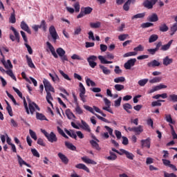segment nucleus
<instances>
[{"mask_svg":"<svg viewBox=\"0 0 177 177\" xmlns=\"http://www.w3.org/2000/svg\"><path fill=\"white\" fill-rule=\"evenodd\" d=\"M43 84L45 88V91L46 92V101L48 104H50L51 107H53V104L52 103V101H50L53 100V97H52V94L50 93V92H53V93H55V88L52 86V84L48 80L44 79Z\"/></svg>","mask_w":177,"mask_h":177,"instance_id":"1","label":"nucleus"},{"mask_svg":"<svg viewBox=\"0 0 177 177\" xmlns=\"http://www.w3.org/2000/svg\"><path fill=\"white\" fill-rule=\"evenodd\" d=\"M41 131L50 143H56L57 142V136H56V134L53 131L49 133L46 130L41 129Z\"/></svg>","mask_w":177,"mask_h":177,"instance_id":"2","label":"nucleus"},{"mask_svg":"<svg viewBox=\"0 0 177 177\" xmlns=\"http://www.w3.org/2000/svg\"><path fill=\"white\" fill-rule=\"evenodd\" d=\"M92 10H93V8L89 6L82 7L80 14L77 16V19H82V17H84V16H86V15H91L92 13Z\"/></svg>","mask_w":177,"mask_h":177,"instance_id":"3","label":"nucleus"},{"mask_svg":"<svg viewBox=\"0 0 177 177\" xmlns=\"http://www.w3.org/2000/svg\"><path fill=\"white\" fill-rule=\"evenodd\" d=\"M124 129L127 132L129 131V132H135L136 135H140L142 132H143V126L139 125L138 127H128L127 129V127H124Z\"/></svg>","mask_w":177,"mask_h":177,"instance_id":"4","label":"nucleus"},{"mask_svg":"<svg viewBox=\"0 0 177 177\" xmlns=\"http://www.w3.org/2000/svg\"><path fill=\"white\" fill-rule=\"evenodd\" d=\"M28 103L29 113H30L32 115L35 112V109L36 110H38V111L41 110V109H39V106H38V105L35 102H32L30 98H28Z\"/></svg>","mask_w":177,"mask_h":177,"instance_id":"5","label":"nucleus"},{"mask_svg":"<svg viewBox=\"0 0 177 177\" xmlns=\"http://www.w3.org/2000/svg\"><path fill=\"white\" fill-rule=\"evenodd\" d=\"M49 33L51 37L53 38V42L56 43V41L59 39V35L56 31V28L54 26H50L49 28Z\"/></svg>","mask_w":177,"mask_h":177,"instance_id":"6","label":"nucleus"},{"mask_svg":"<svg viewBox=\"0 0 177 177\" xmlns=\"http://www.w3.org/2000/svg\"><path fill=\"white\" fill-rule=\"evenodd\" d=\"M96 60H97V57L95 55H91L87 58V62L91 68H95L97 66V63L95 62Z\"/></svg>","mask_w":177,"mask_h":177,"instance_id":"7","label":"nucleus"},{"mask_svg":"<svg viewBox=\"0 0 177 177\" xmlns=\"http://www.w3.org/2000/svg\"><path fill=\"white\" fill-rule=\"evenodd\" d=\"M157 2H158V0H146L143 2L142 6L147 9H153V6Z\"/></svg>","mask_w":177,"mask_h":177,"instance_id":"8","label":"nucleus"},{"mask_svg":"<svg viewBox=\"0 0 177 177\" xmlns=\"http://www.w3.org/2000/svg\"><path fill=\"white\" fill-rule=\"evenodd\" d=\"M167 88V85L160 84L158 86H153L150 90L147 91V93H154V92H157V91H161V89H165Z\"/></svg>","mask_w":177,"mask_h":177,"instance_id":"9","label":"nucleus"},{"mask_svg":"<svg viewBox=\"0 0 177 177\" xmlns=\"http://www.w3.org/2000/svg\"><path fill=\"white\" fill-rule=\"evenodd\" d=\"M135 63H136V58H131L124 64V67L126 70H131V68L135 66Z\"/></svg>","mask_w":177,"mask_h":177,"instance_id":"10","label":"nucleus"},{"mask_svg":"<svg viewBox=\"0 0 177 177\" xmlns=\"http://www.w3.org/2000/svg\"><path fill=\"white\" fill-rule=\"evenodd\" d=\"M151 140L150 138H147L145 140H141V147L143 149V147H146L147 149H150V146L151 145Z\"/></svg>","mask_w":177,"mask_h":177,"instance_id":"11","label":"nucleus"},{"mask_svg":"<svg viewBox=\"0 0 177 177\" xmlns=\"http://www.w3.org/2000/svg\"><path fill=\"white\" fill-rule=\"evenodd\" d=\"M46 45H47L48 49L50 50L53 56L55 59H57V57H59V55H57V54L56 53V50H55V47H53V46L51 45L50 42H49V41L46 42Z\"/></svg>","mask_w":177,"mask_h":177,"instance_id":"12","label":"nucleus"},{"mask_svg":"<svg viewBox=\"0 0 177 177\" xmlns=\"http://www.w3.org/2000/svg\"><path fill=\"white\" fill-rule=\"evenodd\" d=\"M136 2V0H127L126 3L123 6V10L126 12H128L129 10V8L131 6V3H135Z\"/></svg>","mask_w":177,"mask_h":177,"instance_id":"13","label":"nucleus"},{"mask_svg":"<svg viewBox=\"0 0 177 177\" xmlns=\"http://www.w3.org/2000/svg\"><path fill=\"white\" fill-rule=\"evenodd\" d=\"M172 63H174V59L169 58L168 56H166L162 59L163 66H169V64H172Z\"/></svg>","mask_w":177,"mask_h":177,"instance_id":"14","label":"nucleus"},{"mask_svg":"<svg viewBox=\"0 0 177 177\" xmlns=\"http://www.w3.org/2000/svg\"><path fill=\"white\" fill-rule=\"evenodd\" d=\"M17 157L18 158V162H19L20 167H23V165H26L28 168H31V165H30V164H28L26 161H24V160H23V158H21V156H20L19 155H17Z\"/></svg>","mask_w":177,"mask_h":177,"instance_id":"15","label":"nucleus"},{"mask_svg":"<svg viewBox=\"0 0 177 177\" xmlns=\"http://www.w3.org/2000/svg\"><path fill=\"white\" fill-rule=\"evenodd\" d=\"M20 26L21 28L24 30V31H26L28 32V34H31V30H30V27H28V25H27L24 21L21 22Z\"/></svg>","mask_w":177,"mask_h":177,"instance_id":"16","label":"nucleus"},{"mask_svg":"<svg viewBox=\"0 0 177 177\" xmlns=\"http://www.w3.org/2000/svg\"><path fill=\"white\" fill-rule=\"evenodd\" d=\"M58 157L59 158H60L61 161L65 164L66 165H67V164H68V158H67V156H66V155L63 154L62 153H58Z\"/></svg>","mask_w":177,"mask_h":177,"instance_id":"17","label":"nucleus"},{"mask_svg":"<svg viewBox=\"0 0 177 177\" xmlns=\"http://www.w3.org/2000/svg\"><path fill=\"white\" fill-rule=\"evenodd\" d=\"M161 64L160 63V62L157 61L156 59H153L149 62L147 63V66L149 67H152L154 68V67H159V66H160Z\"/></svg>","mask_w":177,"mask_h":177,"instance_id":"18","label":"nucleus"},{"mask_svg":"<svg viewBox=\"0 0 177 177\" xmlns=\"http://www.w3.org/2000/svg\"><path fill=\"white\" fill-rule=\"evenodd\" d=\"M148 21H151L152 23H155L156 21H158V15L156 13H153L151 15H149L147 17Z\"/></svg>","mask_w":177,"mask_h":177,"instance_id":"19","label":"nucleus"},{"mask_svg":"<svg viewBox=\"0 0 177 177\" xmlns=\"http://www.w3.org/2000/svg\"><path fill=\"white\" fill-rule=\"evenodd\" d=\"M172 42H174V40H170L167 44L162 45L160 48V50H162L163 52H165L171 48V45H172Z\"/></svg>","mask_w":177,"mask_h":177,"instance_id":"20","label":"nucleus"},{"mask_svg":"<svg viewBox=\"0 0 177 177\" xmlns=\"http://www.w3.org/2000/svg\"><path fill=\"white\" fill-rule=\"evenodd\" d=\"M10 30H11V31L14 32V35L15 37V39H17V42H20V34L19 33V32H17L16 28H15V27L13 26H11Z\"/></svg>","mask_w":177,"mask_h":177,"instance_id":"21","label":"nucleus"},{"mask_svg":"<svg viewBox=\"0 0 177 177\" xmlns=\"http://www.w3.org/2000/svg\"><path fill=\"white\" fill-rule=\"evenodd\" d=\"M82 160L86 164H92L93 165H96L97 162L91 159H89L86 156H84L82 158Z\"/></svg>","mask_w":177,"mask_h":177,"instance_id":"22","label":"nucleus"},{"mask_svg":"<svg viewBox=\"0 0 177 177\" xmlns=\"http://www.w3.org/2000/svg\"><path fill=\"white\" fill-rule=\"evenodd\" d=\"M64 131L66 133L68 134V136H70V138H73V139L77 140V134H75V132H74V131H68L67 129H65Z\"/></svg>","mask_w":177,"mask_h":177,"instance_id":"23","label":"nucleus"},{"mask_svg":"<svg viewBox=\"0 0 177 177\" xmlns=\"http://www.w3.org/2000/svg\"><path fill=\"white\" fill-rule=\"evenodd\" d=\"M65 114L68 120H73V118H75V115L71 112L70 109L66 110Z\"/></svg>","mask_w":177,"mask_h":177,"instance_id":"24","label":"nucleus"},{"mask_svg":"<svg viewBox=\"0 0 177 177\" xmlns=\"http://www.w3.org/2000/svg\"><path fill=\"white\" fill-rule=\"evenodd\" d=\"M75 168H77L78 169H83L84 171H86V172H89V168H88L86 165L82 163H79L76 165Z\"/></svg>","mask_w":177,"mask_h":177,"instance_id":"25","label":"nucleus"},{"mask_svg":"<svg viewBox=\"0 0 177 177\" xmlns=\"http://www.w3.org/2000/svg\"><path fill=\"white\" fill-rule=\"evenodd\" d=\"M90 144L93 149H95V150H97L98 151H100V150L102 149L99 146V144L93 140H90Z\"/></svg>","mask_w":177,"mask_h":177,"instance_id":"26","label":"nucleus"},{"mask_svg":"<svg viewBox=\"0 0 177 177\" xmlns=\"http://www.w3.org/2000/svg\"><path fill=\"white\" fill-rule=\"evenodd\" d=\"M109 154L110 156L106 157V160L109 161H115L117 160V155L114 152L110 151Z\"/></svg>","mask_w":177,"mask_h":177,"instance_id":"27","label":"nucleus"},{"mask_svg":"<svg viewBox=\"0 0 177 177\" xmlns=\"http://www.w3.org/2000/svg\"><path fill=\"white\" fill-rule=\"evenodd\" d=\"M65 146L69 150H72V151H75L77 150V147L73 145L71 142H68L67 141L65 142Z\"/></svg>","mask_w":177,"mask_h":177,"instance_id":"28","label":"nucleus"},{"mask_svg":"<svg viewBox=\"0 0 177 177\" xmlns=\"http://www.w3.org/2000/svg\"><path fill=\"white\" fill-rule=\"evenodd\" d=\"M100 68L102 70V73L105 74V75H109V74H111V71L110 69L107 68V67L103 66V65H99Z\"/></svg>","mask_w":177,"mask_h":177,"instance_id":"29","label":"nucleus"},{"mask_svg":"<svg viewBox=\"0 0 177 177\" xmlns=\"http://www.w3.org/2000/svg\"><path fill=\"white\" fill-rule=\"evenodd\" d=\"M81 122L82 129L86 132H91V127H89V125L86 124V122L82 120Z\"/></svg>","mask_w":177,"mask_h":177,"instance_id":"30","label":"nucleus"},{"mask_svg":"<svg viewBox=\"0 0 177 177\" xmlns=\"http://www.w3.org/2000/svg\"><path fill=\"white\" fill-rule=\"evenodd\" d=\"M98 59H99V60H100V62L102 63V64H113V62L106 60V59L104 58V57H103V55H99Z\"/></svg>","mask_w":177,"mask_h":177,"instance_id":"31","label":"nucleus"},{"mask_svg":"<svg viewBox=\"0 0 177 177\" xmlns=\"http://www.w3.org/2000/svg\"><path fill=\"white\" fill-rule=\"evenodd\" d=\"M123 109L125 110V111H127V113L131 114V112L129 110H132V105L129 103H126L123 104Z\"/></svg>","mask_w":177,"mask_h":177,"instance_id":"32","label":"nucleus"},{"mask_svg":"<svg viewBox=\"0 0 177 177\" xmlns=\"http://www.w3.org/2000/svg\"><path fill=\"white\" fill-rule=\"evenodd\" d=\"M26 57L28 66L30 68H35V65H34V63L32 62V59H31V57H28V55H26Z\"/></svg>","mask_w":177,"mask_h":177,"instance_id":"33","label":"nucleus"},{"mask_svg":"<svg viewBox=\"0 0 177 177\" xmlns=\"http://www.w3.org/2000/svg\"><path fill=\"white\" fill-rule=\"evenodd\" d=\"M48 75H49V77H50V78L53 82H60V78H59V76H57L56 75V73H54V75L52 73H49Z\"/></svg>","mask_w":177,"mask_h":177,"instance_id":"34","label":"nucleus"},{"mask_svg":"<svg viewBox=\"0 0 177 177\" xmlns=\"http://www.w3.org/2000/svg\"><path fill=\"white\" fill-rule=\"evenodd\" d=\"M36 118L37 120H40V121H48V119H46V117L44 114L38 112L36 113Z\"/></svg>","mask_w":177,"mask_h":177,"instance_id":"35","label":"nucleus"},{"mask_svg":"<svg viewBox=\"0 0 177 177\" xmlns=\"http://www.w3.org/2000/svg\"><path fill=\"white\" fill-rule=\"evenodd\" d=\"M168 30H169V28H168V26H167L165 24H162L159 26V30L161 32H167Z\"/></svg>","mask_w":177,"mask_h":177,"instance_id":"36","label":"nucleus"},{"mask_svg":"<svg viewBox=\"0 0 177 177\" xmlns=\"http://www.w3.org/2000/svg\"><path fill=\"white\" fill-rule=\"evenodd\" d=\"M101 26H102V22L100 21H97L95 23H93V22L90 23L91 28H100Z\"/></svg>","mask_w":177,"mask_h":177,"instance_id":"37","label":"nucleus"},{"mask_svg":"<svg viewBox=\"0 0 177 177\" xmlns=\"http://www.w3.org/2000/svg\"><path fill=\"white\" fill-rule=\"evenodd\" d=\"M162 78L161 77H155L151 80H149V84H157L158 82H161Z\"/></svg>","mask_w":177,"mask_h":177,"instance_id":"38","label":"nucleus"},{"mask_svg":"<svg viewBox=\"0 0 177 177\" xmlns=\"http://www.w3.org/2000/svg\"><path fill=\"white\" fill-rule=\"evenodd\" d=\"M158 39V35H151L149 38V44H153V42H156Z\"/></svg>","mask_w":177,"mask_h":177,"instance_id":"39","label":"nucleus"},{"mask_svg":"<svg viewBox=\"0 0 177 177\" xmlns=\"http://www.w3.org/2000/svg\"><path fill=\"white\" fill-rule=\"evenodd\" d=\"M177 31V23H174L170 28V35L172 36Z\"/></svg>","mask_w":177,"mask_h":177,"instance_id":"40","label":"nucleus"},{"mask_svg":"<svg viewBox=\"0 0 177 177\" xmlns=\"http://www.w3.org/2000/svg\"><path fill=\"white\" fill-rule=\"evenodd\" d=\"M168 100L169 102H173L174 103L177 102V95L176 94H171L169 95Z\"/></svg>","mask_w":177,"mask_h":177,"instance_id":"41","label":"nucleus"},{"mask_svg":"<svg viewBox=\"0 0 177 177\" xmlns=\"http://www.w3.org/2000/svg\"><path fill=\"white\" fill-rule=\"evenodd\" d=\"M133 50L136 53H138V52H143V50H145V46H143L142 45L140 44L137 47L134 48Z\"/></svg>","mask_w":177,"mask_h":177,"instance_id":"42","label":"nucleus"},{"mask_svg":"<svg viewBox=\"0 0 177 177\" xmlns=\"http://www.w3.org/2000/svg\"><path fill=\"white\" fill-rule=\"evenodd\" d=\"M145 16H146V12L139 13L133 15L131 19L132 20H133L134 19H143Z\"/></svg>","mask_w":177,"mask_h":177,"instance_id":"43","label":"nucleus"},{"mask_svg":"<svg viewBox=\"0 0 177 177\" xmlns=\"http://www.w3.org/2000/svg\"><path fill=\"white\" fill-rule=\"evenodd\" d=\"M73 8H75V11L76 12V13H78V12H80V9H81L80 1H76L75 3H73Z\"/></svg>","mask_w":177,"mask_h":177,"instance_id":"44","label":"nucleus"},{"mask_svg":"<svg viewBox=\"0 0 177 177\" xmlns=\"http://www.w3.org/2000/svg\"><path fill=\"white\" fill-rule=\"evenodd\" d=\"M75 110L76 111V114H78L79 115L84 114V111L80 108V104L76 105Z\"/></svg>","mask_w":177,"mask_h":177,"instance_id":"45","label":"nucleus"},{"mask_svg":"<svg viewBox=\"0 0 177 177\" xmlns=\"http://www.w3.org/2000/svg\"><path fill=\"white\" fill-rule=\"evenodd\" d=\"M57 53L60 57L64 56V55H66V51L62 48H58L57 49Z\"/></svg>","mask_w":177,"mask_h":177,"instance_id":"46","label":"nucleus"},{"mask_svg":"<svg viewBox=\"0 0 177 177\" xmlns=\"http://www.w3.org/2000/svg\"><path fill=\"white\" fill-rule=\"evenodd\" d=\"M114 88H115V91H118V92H120L121 91H124V89H125V86L122 84H115L114 86Z\"/></svg>","mask_w":177,"mask_h":177,"instance_id":"47","label":"nucleus"},{"mask_svg":"<svg viewBox=\"0 0 177 177\" xmlns=\"http://www.w3.org/2000/svg\"><path fill=\"white\" fill-rule=\"evenodd\" d=\"M165 120L167 122H169V124H175V121L172 120V116H171V115H165Z\"/></svg>","mask_w":177,"mask_h":177,"instance_id":"48","label":"nucleus"},{"mask_svg":"<svg viewBox=\"0 0 177 177\" xmlns=\"http://www.w3.org/2000/svg\"><path fill=\"white\" fill-rule=\"evenodd\" d=\"M147 82H149V79H142L139 80L138 84L140 85V86H145Z\"/></svg>","mask_w":177,"mask_h":177,"instance_id":"49","label":"nucleus"},{"mask_svg":"<svg viewBox=\"0 0 177 177\" xmlns=\"http://www.w3.org/2000/svg\"><path fill=\"white\" fill-rule=\"evenodd\" d=\"M86 85L87 86H91V85L92 86H96V83H95V82L92 81L91 79L89 78H87L86 80Z\"/></svg>","mask_w":177,"mask_h":177,"instance_id":"50","label":"nucleus"},{"mask_svg":"<svg viewBox=\"0 0 177 177\" xmlns=\"http://www.w3.org/2000/svg\"><path fill=\"white\" fill-rule=\"evenodd\" d=\"M153 26H154L153 23L146 22V23L142 24L141 27L142 28H149V27H153Z\"/></svg>","mask_w":177,"mask_h":177,"instance_id":"51","label":"nucleus"},{"mask_svg":"<svg viewBox=\"0 0 177 177\" xmlns=\"http://www.w3.org/2000/svg\"><path fill=\"white\" fill-rule=\"evenodd\" d=\"M59 74H61V75L63 76V77L65 80H67V81H71V78H70V77H68V75L66 74L63 71L59 70Z\"/></svg>","mask_w":177,"mask_h":177,"instance_id":"52","label":"nucleus"},{"mask_svg":"<svg viewBox=\"0 0 177 177\" xmlns=\"http://www.w3.org/2000/svg\"><path fill=\"white\" fill-rule=\"evenodd\" d=\"M125 82V77H119L114 79V82L115 84H120V82Z\"/></svg>","mask_w":177,"mask_h":177,"instance_id":"53","label":"nucleus"},{"mask_svg":"<svg viewBox=\"0 0 177 177\" xmlns=\"http://www.w3.org/2000/svg\"><path fill=\"white\" fill-rule=\"evenodd\" d=\"M29 133L32 139H33L34 140H37V139H38V138L37 137V133H35V131H32V129H30Z\"/></svg>","mask_w":177,"mask_h":177,"instance_id":"54","label":"nucleus"},{"mask_svg":"<svg viewBox=\"0 0 177 177\" xmlns=\"http://www.w3.org/2000/svg\"><path fill=\"white\" fill-rule=\"evenodd\" d=\"M79 86H80V94H85L86 92V90H85V87L84 86V84H82V83H80L79 84Z\"/></svg>","mask_w":177,"mask_h":177,"instance_id":"55","label":"nucleus"},{"mask_svg":"<svg viewBox=\"0 0 177 177\" xmlns=\"http://www.w3.org/2000/svg\"><path fill=\"white\" fill-rule=\"evenodd\" d=\"M138 55V53L136 52H129L123 55V57H129L131 56H136Z\"/></svg>","mask_w":177,"mask_h":177,"instance_id":"56","label":"nucleus"},{"mask_svg":"<svg viewBox=\"0 0 177 177\" xmlns=\"http://www.w3.org/2000/svg\"><path fill=\"white\" fill-rule=\"evenodd\" d=\"M125 156L127 157V158H128L129 160H133L135 156L133 155L132 153H130L129 151H127Z\"/></svg>","mask_w":177,"mask_h":177,"instance_id":"57","label":"nucleus"},{"mask_svg":"<svg viewBox=\"0 0 177 177\" xmlns=\"http://www.w3.org/2000/svg\"><path fill=\"white\" fill-rule=\"evenodd\" d=\"M9 20L10 23H12V24H15V23H16V17L15 13L11 14Z\"/></svg>","mask_w":177,"mask_h":177,"instance_id":"58","label":"nucleus"},{"mask_svg":"<svg viewBox=\"0 0 177 177\" xmlns=\"http://www.w3.org/2000/svg\"><path fill=\"white\" fill-rule=\"evenodd\" d=\"M160 106H162V104H161V102H160L159 100L153 101V102H151V106L152 107H156V106L160 107Z\"/></svg>","mask_w":177,"mask_h":177,"instance_id":"59","label":"nucleus"},{"mask_svg":"<svg viewBox=\"0 0 177 177\" xmlns=\"http://www.w3.org/2000/svg\"><path fill=\"white\" fill-rule=\"evenodd\" d=\"M84 109H85L88 111H90V113H92V114H94V115H95V114H96L95 113V111H93V108H92L88 105H84Z\"/></svg>","mask_w":177,"mask_h":177,"instance_id":"60","label":"nucleus"},{"mask_svg":"<svg viewBox=\"0 0 177 177\" xmlns=\"http://www.w3.org/2000/svg\"><path fill=\"white\" fill-rule=\"evenodd\" d=\"M81 31H82L81 26L77 27L76 28H75L74 35H80V34H81Z\"/></svg>","mask_w":177,"mask_h":177,"instance_id":"61","label":"nucleus"},{"mask_svg":"<svg viewBox=\"0 0 177 177\" xmlns=\"http://www.w3.org/2000/svg\"><path fill=\"white\" fill-rule=\"evenodd\" d=\"M164 177H177V176L174 173L169 174L167 171H164Z\"/></svg>","mask_w":177,"mask_h":177,"instance_id":"62","label":"nucleus"},{"mask_svg":"<svg viewBox=\"0 0 177 177\" xmlns=\"http://www.w3.org/2000/svg\"><path fill=\"white\" fill-rule=\"evenodd\" d=\"M40 26H41V28L43 29V31H46V21H45V20H42L41 21Z\"/></svg>","mask_w":177,"mask_h":177,"instance_id":"63","label":"nucleus"},{"mask_svg":"<svg viewBox=\"0 0 177 177\" xmlns=\"http://www.w3.org/2000/svg\"><path fill=\"white\" fill-rule=\"evenodd\" d=\"M128 37V35L123 34L118 36V39L120 41H124L127 37Z\"/></svg>","mask_w":177,"mask_h":177,"instance_id":"64","label":"nucleus"}]
</instances>
